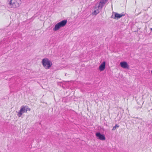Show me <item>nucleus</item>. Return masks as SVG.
Wrapping results in <instances>:
<instances>
[{"label":"nucleus","mask_w":152,"mask_h":152,"mask_svg":"<svg viewBox=\"0 0 152 152\" xmlns=\"http://www.w3.org/2000/svg\"><path fill=\"white\" fill-rule=\"evenodd\" d=\"M151 73L152 74V70H151Z\"/></svg>","instance_id":"4468645a"},{"label":"nucleus","mask_w":152,"mask_h":152,"mask_svg":"<svg viewBox=\"0 0 152 152\" xmlns=\"http://www.w3.org/2000/svg\"><path fill=\"white\" fill-rule=\"evenodd\" d=\"M67 20H63L56 24L53 28L54 31H56L58 30L60 27L64 26L66 24Z\"/></svg>","instance_id":"7ed1b4c3"},{"label":"nucleus","mask_w":152,"mask_h":152,"mask_svg":"<svg viewBox=\"0 0 152 152\" xmlns=\"http://www.w3.org/2000/svg\"><path fill=\"white\" fill-rule=\"evenodd\" d=\"M108 0H101L98 4H96L94 7V9H100L102 8L105 4L107 2Z\"/></svg>","instance_id":"20e7f679"},{"label":"nucleus","mask_w":152,"mask_h":152,"mask_svg":"<svg viewBox=\"0 0 152 152\" xmlns=\"http://www.w3.org/2000/svg\"><path fill=\"white\" fill-rule=\"evenodd\" d=\"M25 108L26 107L24 106H22L20 108V109L18 114V116L19 117H21L23 113L26 112Z\"/></svg>","instance_id":"39448f33"},{"label":"nucleus","mask_w":152,"mask_h":152,"mask_svg":"<svg viewBox=\"0 0 152 152\" xmlns=\"http://www.w3.org/2000/svg\"><path fill=\"white\" fill-rule=\"evenodd\" d=\"M8 1L11 7L14 9L19 7L22 4L21 0H9Z\"/></svg>","instance_id":"f257e3e1"},{"label":"nucleus","mask_w":152,"mask_h":152,"mask_svg":"<svg viewBox=\"0 0 152 152\" xmlns=\"http://www.w3.org/2000/svg\"><path fill=\"white\" fill-rule=\"evenodd\" d=\"M96 135L98 137V138L100 140H105V137L103 134H101L99 132H98L96 133Z\"/></svg>","instance_id":"0eeeda50"},{"label":"nucleus","mask_w":152,"mask_h":152,"mask_svg":"<svg viewBox=\"0 0 152 152\" xmlns=\"http://www.w3.org/2000/svg\"><path fill=\"white\" fill-rule=\"evenodd\" d=\"M124 16V14H118L117 13H115V17H113V18L114 19L115 18H121V17Z\"/></svg>","instance_id":"1a4fd4ad"},{"label":"nucleus","mask_w":152,"mask_h":152,"mask_svg":"<svg viewBox=\"0 0 152 152\" xmlns=\"http://www.w3.org/2000/svg\"><path fill=\"white\" fill-rule=\"evenodd\" d=\"M31 110V109H30L28 107H27L26 109V113L27 112V111H30Z\"/></svg>","instance_id":"f8f14e48"},{"label":"nucleus","mask_w":152,"mask_h":152,"mask_svg":"<svg viewBox=\"0 0 152 152\" xmlns=\"http://www.w3.org/2000/svg\"><path fill=\"white\" fill-rule=\"evenodd\" d=\"M96 10H95L94 12H92V14L93 15H96L98 14L99 12V10H101L100 9H98V8H97L96 9Z\"/></svg>","instance_id":"9d476101"},{"label":"nucleus","mask_w":152,"mask_h":152,"mask_svg":"<svg viewBox=\"0 0 152 152\" xmlns=\"http://www.w3.org/2000/svg\"><path fill=\"white\" fill-rule=\"evenodd\" d=\"M42 64L46 69H49L52 66V62L47 58H44L42 61Z\"/></svg>","instance_id":"f03ea898"},{"label":"nucleus","mask_w":152,"mask_h":152,"mask_svg":"<svg viewBox=\"0 0 152 152\" xmlns=\"http://www.w3.org/2000/svg\"><path fill=\"white\" fill-rule=\"evenodd\" d=\"M120 65L121 67L124 69H129V66L127 63L125 61H123L120 63Z\"/></svg>","instance_id":"423d86ee"},{"label":"nucleus","mask_w":152,"mask_h":152,"mask_svg":"<svg viewBox=\"0 0 152 152\" xmlns=\"http://www.w3.org/2000/svg\"><path fill=\"white\" fill-rule=\"evenodd\" d=\"M119 127V126L117 125H115V126H114L113 127L112 130H115L116 129V127Z\"/></svg>","instance_id":"9b49d317"},{"label":"nucleus","mask_w":152,"mask_h":152,"mask_svg":"<svg viewBox=\"0 0 152 152\" xmlns=\"http://www.w3.org/2000/svg\"><path fill=\"white\" fill-rule=\"evenodd\" d=\"M151 31H152V28H151Z\"/></svg>","instance_id":"ddd939ff"},{"label":"nucleus","mask_w":152,"mask_h":152,"mask_svg":"<svg viewBox=\"0 0 152 152\" xmlns=\"http://www.w3.org/2000/svg\"><path fill=\"white\" fill-rule=\"evenodd\" d=\"M105 62L104 61L99 66V68L100 71H102L104 70L105 68Z\"/></svg>","instance_id":"6e6552de"}]
</instances>
